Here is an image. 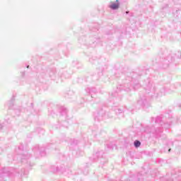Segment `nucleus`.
Returning <instances> with one entry per match:
<instances>
[{
    "label": "nucleus",
    "mask_w": 181,
    "mask_h": 181,
    "mask_svg": "<svg viewBox=\"0 0 181 181\" xmlns=\"http://www.w3.org/2000/svg\"><path fill=\"white\" fill-rule=\"evenodd\" d=\"M109 8H110V9H113V10L118 9V8H119V4H118V3H112L109 6Z\"/></svg>",
    "instance_id": "obj_1"
},
{
    "label": "nucleus",
    "mask_w": 181,
    "mask_h": 181,
    "mask_svg": "<svg viewBox=\"0 0 181 181\" xmlns=\"http://www.w3.org/2000/svg\"><path fill=\"white\" fill-rule=\"evenodd\" d=\"M134 146L136 148H139V146H141V141L136 140L134 141Z\"/></svg>",
    "instance_id": "obj_2"
},
{
    "label": "nucleus",
    "mask_w": 181,
    "mask_h": 181,
    "mask_svg": "<svg viewBox=\"0 0 181 181\" xmlns=\"http://www.w3.org/2000/svg\"><path fill=\"white\" fill-rule=\"evenodd\" d=\"M168 152H170V148L168 150Z\"/></svg>",
    "instance_id": "obj_3"
},
{
    "label": "nucleus",
    "mask_w": 181,
    "mask_h": 181,
    "mask_svg": "<svg viewBox=\"0 0 181 181\" xmlns=\"http://www.w3.org/2000/svg\"><path fill=\"white\" fill-rule=\"evenodd\" d=\"M126 13H128V11H127Z\"/></svg>",
    "instance_id": "obj_4"
}]
</instances>
